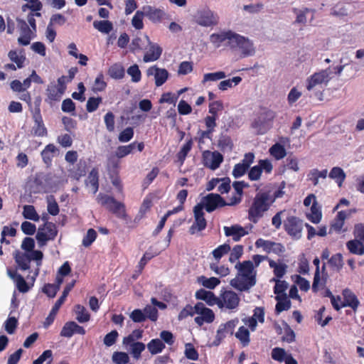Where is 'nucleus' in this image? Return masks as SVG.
<instances>
[{
	"label": "nucleus",
	"instance_id": "63",
	"mask_svg": "<svg viewBox=\"0 0 364 364\" xmlns=\"http://www.w3.org/2000/svg\"><path fill=\"white\" fill-rule=\"evenodd\" d=\"M102 102L101 97H90L87 102L86 109L88 112H95Z\"/></svg>",
	"mask_w": 364,
	"mask_h": 364
},
{
	"label": "nucleus",
	"instance_id": "47",
	"mask_svg": "<svg viewBox=\"0 0 364 364\" xmlns=\"http://www.w3.org/2000/svg\"><path fill=\"white\" fill-rule=\"evenodd\" d=\"M241 81L242 78L239 76L234 77L232 79L223 80L219 83L218 89L222 91L227 90L228 88L232 87L233 85H237Z\"/></svg>",
	"mask_w": 364,
	"mask_h": 364
},
{
	"label": "nucleus",
	"instance_id": "15",
	"mask_svg": "<svg viewBox=\"0 0 364 364\" xmlns=\"http://www.w3.org/2000/svg\"><path fill=\"white\" fill-rule=\"evenodd\" d=\"M203 165L211 169L216 170L223 161V156L218 151H205L202 154Z\"/></svg>",
	"mask_w": 364,
	"mask_h": 364
},
{
	"label": "nucleus",
	"instance_id": "31",
	"mask_svg": "<svg viewBox=\"0 0 364 364\" xmlns=\"http://www.w3.org/2000/svg\"><path fill=\"white\" fill-rule=\"evenodd\" d=\"M85 184L87 186H92L93 193H96L97 192L99 189V174L97 168H94L90 172L85 181Z\"/></svg>",
	"mask_w": 364,
	"mask_h": 364
},
{
	"label": "nucleus",
	"instance_id": "38",
	"mask_svg": "<svg viewBox=\"0 0 364 364\" xmlns=\"http://www.w3.org/2000/svg\"><path fill=\"white\" fill-rule=\"evenodd\" d=\"M48 213L53 216L58 215L60 208L55 197L53 195L46 197Z\"/></svg>",
	"mask_w": 364,
	"mask_h": 364
},
{
	"label": "nucleus",
	"instance_id": "34",
	"mask_svg": "<svg viewBox=\"0 0 364 364\" xmlns=\"http://www.w3.org/2000/svg\"><path fill=\"white\" fill-rule=\"evenodd\" d=\"M329 177L335 180L338 186L341 187L346 178V173L341 168L333 167L329 173Z\"/></svg>",
	"mask_w": 364,
	"mask_h": 364
},
{
	"label": "nucleus",
	"instance_id": "50",
	"mask_svg": "<svg viewBox=\"0 0 364 364\" xmlns=\"http://www.w3.org/2000/svg\"><path fill=\"white\" fill-rule=\"evenodd\" d=\"M226 77V74L223 71H218L215 73H205L203 75V80L202 82L203 84L206 83L209 81H218L221 79H224Z\"/></svg>",
	"mask_w": 364,
	"mask_h": 364
},
{
	"label": "nucleus",
	"instance_id": "20",
	"mask_svg": "<svg viewBox=\"0 0 364 364\" xmlns=\"http://www.w3.org/2000/svg\"><path fill=\"white\" fill-rule=\"evenodd\" d=\"M146 38L150 46L149 50L144 54L143 60L145 63L156 61L160 58L162 53V48L156 43H151L147 36H146Z\"/></svg>",
	"mask_w": 364,
	"mask_h": 364
},
{
	"label": "nucleus",
	"instance_id": "48",
	"mask_svg": "<svg viewBox=\"0 0 364 364\" xmlns=\"http://www.w3.org/2000/svg\"><path fill=\"white\" fill-rule=\"evenodd\" d=\"M127 73L132 77V82H139L141 79V72L136 64L128 68Z\"/></svg>",
	"mask_w": 364,
	"mask_h": 364
},
{
	"label": "nucleus",
	"instance_id": "6",
	"mask_svg": "<svg viewBox=\"0 0 364 364\" xmlns=\"http://www.w3.org/2000/svg\"><path fill=\"white\" fill-rule=\"evenodd\" d=\"M240 303V297L232 290L221 292L217 306L222 311H236Z\"/></svg>",
	"mask_w": 364,
	"mask_h": 364
},
{
	"label": "nucleus",
	"instance_id": "5",
	"mask_svg": "<svg viewBox=\"0 0 364 364\" xmlns=\"http://www.w3.org/2000/svg\"><path fill=\"white\" fill-rule=\"evenodd\" d=\"M194 20L200 26L213 27L218 23L219 16L209 7L205 6L197 10Z\"/></svg>",
	"mask_w": 364,
	"mask_h": 364
},
{
	"label": "nucleus",
	"instance_id": "51",
	"mask_svg": "<svg viewBox=\"0 0 364 364\" xmlns=\"http://www.w3.org/2000/svg\"><path fill=\"white\" fill-rule=\"evenodd\" d=\"M314 264L316 266V271L314 277V282L312 284V290L315 292L318 291V287L321 282L320 278V260L318 257H316L313 261Z\"/></svg>",
	"mask_w": 364,
	"mask_h": 364
},
{
	"label": "nucleus",
	"instance_id": "26",
	"mask_svg": "<svg viewBox=\"0 0 364 364\" xmlns=\"http://www.w3.org/2000/svg\"><path fill=\"white\" fill-rule=\"evenodd\" d=\"M34 125L32 128V132L35 136H45L47 134V129L43 122L42 117L40 114V110L38 109V114H36L33 117Z\"/></svg>",
	"mask_w": 364,
	"mask_h": 364
},
{
	"label": "nucleus",
	"instance_id": "64",
	"mask_svg": "<svg viewBox=\"0 0 364 364\" xmlns=\"http://www.w3.org/2000/svg\"><path fill=\"white\" fill-rule=\"evenodd\" d=\"M74 321H69L65 323L60 331V336L66 338H70L74 334Z\"/></svg>",
	"mask_w": 364,
	"mask_h": 364
},
{
	"label": "nucleus",
	"instance_id": "11",
	"mask_svg": "<svg viewBox=\"0 0 364 364\" xmlns=\"http://www.w3.org/2000/svg\"><path fill=\"white\" fill-rule=\"evenodd\" d=\"M196 314L198 316L195 317V322L200 326L205 323H210L215 319V314L213 311L204 305L201 302H198L195 305Z\"/></svg>",
	"mask_w": 364,
	"mask_h": 364
},
{
	"label": "nucleus",
	"instance_id": "44",
	"mask_svg": "<svg viewBox=\"0 0 364 364\" xmlns=\"http://www.w3.org/2000/svg\"><path fill=\"white\" fill-rule=\"evenodd\" d=\"M198 281L205 288L213 289L220 282V279L216 277L207 278L204 276L198 277Z\"/></svg>",
	"mask_w": 364,
	"mask_h": 364
},
{
	"label": "nucleus",
	"instance_id": "37",
	"mask_svg": "<svg viewBox=\"0 0 364 364\" xmlns=\"http://www.w3.org/2000/svg\"><path fill=\"white\" fill-rule=\"evenodd\" d=\"M93 26L95 29L102 33L107 34L113 29V25L112 22L109 21H95L93 22Z\"/></svg>",
	"mask_w": 364,
	"mask_h": 364
},
{
	"label": "nucleus",
	"instance_id": "41",
	"mask_svg": "<svg viewBox=\"0 0 364 364\" xmlns=\"http://www.w3.org/2000/svg\"><path fill=\"white\" fill-rule=\"evenodd\" d=\"M272 281H274L276 283L274 287V293L276 296H287L285 291L288 288V283L284 280L275 278H273Z\"/></svg>",
	"mask_w": 364,
	"mask_h": 364
},
{
	"label": "nucleus",
	"instance_id": "21",
	"mask_svg": "<svg viewBox=\"0 0 364 364\" xmlns=\"http://www.w3.org/2000/svg\"><path fill=\"white\" fill-rule=\"evenodd\" d=\"M223 230L225 236L232 237L235 242L239 241L242 237L248 234V232L239 225H234L230 227L225 226Z\"/></svg>",
	"mask_w": 364,
	"mask_h": 364
},
{
	"label": "nucleus",
	"instance_id": "40",
	"mask_svg": "<svg viewBox=\"0 0 364 364\" xmlns=\"http://www.w3.org/2000/svg\"><path fill=\"white\" fill-rule=\"evenodd\" d=\"M235 337L241 342L243 346H247L250 343V331L244 327L240 326L235 333Z\"/></svg>",
	"mask_w": 364,
	"mask_h": 364
},
{
	"label": "nucleus",
	"instance_id": "25",
	"mask_svg": "<svg viewBox=\"0 0 364 364\" xmlns=\"http://www.w3.org/2000/svg\"><path fill=\"white\" fill-rule=\"evenodd\" d=\"M197 299L205 301L209 306L218 304V296H216L212 291L200 289L196 292Z\"/></svg>",
	"mask_w": 364,
	"mask_h": 364
},
{
	"label": "nucleus",
	"instance_id": "9",
	"mask_svg": "<svg viewBox=\"0 0 364 364\" xmlns=\"http://www.w3.org/2000/svg\"><path fill=\"white\" fill-rule=\"evenodd\" d=\"M285 231L291 237L299 240L302 236L303 222L295 216H289L284 221Z\"/></svg>",
	"mask_w": 364,
	"mask_h": 364
},
{
	"label": "nucleus",
	"instance_id": "16",
	"mask_svg": "<svg viewBox=\"0 0 364 364\" xmlns=\"http://www.w3.org/2000/svg\"><path fill=\"white\" fill-rule=\"evenodd\" d=\"M203 205V208H205L206 211L211 213L218 208L225 206L226 202L225 200L217 193H210L205 196L200 203Z\"/></svg>",
	"mask_w": 364,
	"mask_h": 364
},
{
	"label": "nucleus",
	"instance_id": "1",
	"mask_svg": "<svg viewBox=\"0 0 364 364\" xmlns=\"http://www.w3.org/2000/svg\"><path fill=\"white\" fill-rule=\"evenodd\" d=\"M238 270L237 277L231 281V285L240 291H247L255 286L256 273L252 262L247 260L235 265Z\"/></svg>",
	"mask_w": 364,
	"mask_h": 364
},
{
	"label": "nucleus",
	"instance_id": "8",
	"mask_svg": "<svg viewBox=\"0 0 364 364\" xmlns=\"http://www.w3.org/2000/svg\"><path fill=\"white\" fill-rule=\"evenodd\" d=\"M57 234L58 230L55 224L46 223L43 226L38 228L36 235L39 247H43L48 241L54 240Z\"/></svg>",
	"mask_w": 364,
	"mask_h": 364
},
{
	"label": "nucleus",
	"instance_id": "56",
	"mask_svg": "<svg viewBox=\"0 0 364 364\" xmlns=\"http://www.w3.org/2000/svg\"><path fill=\"white\" fill-rule=\"evenodd\" d=\"M184 353L189 360H197L198 359V353L192 343H188L185 345Z\"/></svg>",
	"mask_w": 364,
	"mask_h": 364
},
{
	"label": "nucleus",
	"instance_id": "27",
	"mask_svg": "<svg viewBox=\"0 0 364 364\" xmlns=\"http://www.w3.org/2000/svg\"><path fill=\"white\" fill-rule=\"evenodd\" d=\"M14 259L18 267L22 270H27L30 268V259L27 252L17 251L15 253Z\"/></svg>",
	"mask_w": 364,
	"mask_h": 364
},
{
	"label": "nucleus",
	"instance_id": "14",
	"mask_svg": "<svg viewBox=\"0 0 364 364\" xmlns=\"http://www.w3.org/2000/svg\"><path fill=\"white\" fill-rule=\"evenodd\" d=\"M17 26L19 29L20 36L18 42L22 46H28L31 41L36 37V31L31 28L28 23L22 19H17Z\"/></svg>",
	"mask_w": 364,
	"mask_h": 364
},
{
	"label": "nucleus",
	"instance_id": "57",
	"mask_svg": "<svg viewBox=\"0 0 364 364\" xmlns=\"http://www.w3.org/2000/svg\"><path fill=\"white\" fill-rule=\"evenodd\" d=\"M230 250V247L228 244H223L218 246L215 249L212 254L216 260H219L224 255L227 254Z\"/></svg>",
	"mask_w": 364,
	"mask_h": 364
},
{
	"label": "nucleus",
	"instance_id": "17",
	"mask_svg": "<svg viewBox=\"0 0 364 364\" xmlns=\"http://www.w3.org/2000/svg\"><path fill=\"white\" fill-rule=\"evenodd\" d=\"M146 73L148 77L154 76L156 87L163 85L169 76V73L166 69L158 68L156 65L149 67Z\"/></svg>",
	"mask_w": 364,
	"mask_h": 364
},
{
	"label": "nucleus",
	"instance_id": "45",
	"mask_svg": "<svg viewBox=\"0 0 364 364\" xmlns=\"http://www.w3.org/2000/svg\"><path fill=\"white\" fill-rule=\"evenodd\" d=\"M8 55L9 59L16 64V67L18 68H21L23 67L26 57L21 53H17L15 50H11Z\"/></svg>",
	"mask_w": 364,
	"mask_h": 364
},
{
	"label": "nucleus",
	"instance_id": "52",
	"mask_svg": "<svg viewBox=\"0 0 364 364\" xmlns=\"http://www.w3.org/2000/svg\"><path fill=\"white\" fill-rule=\"evenodd\" d=\"M218 145L223 151H230L232 149V144L230 138L225 135L220 136Z\"/></svg>",
	"mask_w": 364,
	"mask_h": 364
},
{
	"label": "nucleus",
	"instance_id": "39",
	"mask_svg": "<svg viewBox=\"0 0 364 364\" xmlns=\"http://www.w3.org/2000/svg\"><path fill=\"white\" fill-rule=\"evenodd\" d=\"M75 312L76 314V319L80 323H85L90 320V314L87 309L80 304L76 305L75 307Z\"/></svg>",
	"mask_w": 364,
	"mask_h": 364
},
{
	"label": "nucleus",
	"instance_id": "55",
	"mask_svg": "<svg viewBox=\"0 0 364 364\" xmlns=\"http://www.w3.org/2000/svg\"><path fill=\"white\" fill-rule=\"evenodd\" d=\"M145 16L143 9L141 11H137L132 18V26L138 30L142 29L144 27L143 17Z\"/></svg>",
	"mask_w": 364,
	"mask_h": 364
},
{
	"label": "nucleus",
	"instance_id": "4",
	"mask_svg": "<svg viewBox=\"0 0 364 364\" xmlns=\"http://www.w3.org/2000/svg\"><path fill=\"white\" fill-rule=\"evenodd\" d=\"M274 117L273 111L262 109L253 120L251 127L257 134H264L271 128Z\"/></svg>",
	"mask_w": 364,
	"mask_h": 364
},
{
	"label": "nucleus",
	"instance_id": "46",
	"mask_svg": "<svg viewBox=\"0 0 364 364\" xmlns=\"http://www.w3.org/2000/svg\"><path fill=\"white\" fill-rule=\"evenodd\" d=\"M192 148V141L189 140L183 145L180 151L177 154L178 161L180 163V166H182L187 156V154Z\"/></svg>",
	"mask_w": 364,
	"mask_h": 364
},
{
	"label": "nucleus",
	"instance_id": "49",
	"mask_svg": "<svg viewBox=\"0 0 364 364\" xmlns=\"http://www.w3.org/2000/svg\"><path fill=\"white\" fill-rule=\"evenodd\" d=\"M136 148V142L132 143L127 146H119L116 151V156L123 158L132 152Z\"/></svg>",
	"mask_w": 364,
	"mask_h": 364
},
{
	"label": "nucleus",
	"instance_id": "18",
	"mask_svg": "<svg viewBox=\"0 0 364 364\" xmlns=\"http://www.w3.org/2000/svg\"><path fill=\"white\" fill-rule=\"evenodd\" d=\"M233 33V31L228 30L212 33L210 36V41L215 48H219L224 42H227V45L230 46Z\"/></svg>",
	"mask_w": 364,
	"mask_h": 364
},
{
	"label": "nucleus",
	"instance_id": "62",
	"mask_svg": "<svg viewBox=\"0 0 364 364\" xmlns=\"http://www.w3.org/2000/svg\"><path fill=\"white\" fill-rule=\"evenodd\" d=\"M144 314L146 315V318H148L152 321H156L158 318V310L156 308L151 305H147L144 309Z\"/></svg>",
	"mask_w": 364,
	"mask_h": 364
},
{
	"label": "nucleus",
	"instance_id": "59",
	"mask_svg": "<svg viewBox=\"0 0 364 364\" xmlns=\"http://www.w3.org/2000/svg\"><path fill=\"white\" fill-rule=\"evenodd\" d=\"M321 217L322 214L321 210L316 207V204H312L309 219L313 223L317 224L321 221Z\"/></svg>",
	"mask_w": 364,
	"mask_h": 364
},
{
	"label": "nucleus",
	"instance_id": "30",
	"mask_svg": "<svg viewBox=\"0 0 364 364\" xmlns=\"http://www.w3.org/2000/svg\"><path fill=\"white\" fill-rule=\"evenodd\" d=\"M64 91L61 90L54 83H50L46 89V95L50 101H59Z\"/></svg>",
	"mask_w": 364,
	"mask_h": 364
},
{
	"label": "nucleus",
	"instance_id": "2",
	"mask_svg": "<svg viewBox=\"0 0 364 364\" xmlns=\"http://www.w3.org/2000/svg\"><path fill=\"white\" fill-rule=\"evenodd\" d=\"M272 202L268 193H257L248 211L249 219L254 223H257L258 220L263 216L264 213L269 208Z\"/></svg>",
	"mask_w": 364,
	"mask_h": 364
},
{
	"label": "nucleus",
	"instance_id": "35",
	"mask_svg": "<svg viewBox=\"0 0 364 364\" xmlns=\"http://www.w3.org/2000/svg\"><path fill=\"white\" fill-rule=\"evenodd\" d=\"M108 74L113 79H122L124 76V68L121 64L115 63L109 68Z\"/></svg>",
	"mask_w": 364,
	"mask_h": 364
},
{
	"label": "nucleus",
	"instance_id": "53",
	"mask_svg": "<svg viewBox=\"0 0 364 364\" xmlns=\"http://www.w3.org/2000/svg\"><path fill=\"white\" fill-rule=\"evenodd\" d=\"M328 263L332 267L336 268L338 271L342 269L343 266V256L341 253H337L331 256L328 261Z\"/></svg>",
	"mask_w": 364,
	"mask_h": 364
},
{
	"label": "nucleus",
	"instance_id": "24",
	"mask_svg": "<svg viewBox=\"0 0 364 364\" xmlns=\"http://www.w3.org/2000/svg\"><path fill=\"white\" fill-rule=\"evenodd\" d=\"M355 212L354 209L339 211L331 225V228L336 232H340L343 227L345 220Z\"/></svg>",
	"mask_w": 364,
	"mask_h": 364
},
{
	"label": "nucleus",
	"instance_id": "32",
	"mask_svg": "<svg viewBox=\"0 0 364 364\" xmlns=\"http://www.w3.org/2000/svg\"><path fill=\"white\" fill-rule=\"evenodd\" d=\"M124 345L129 346L128 350L132 355L134 358L138 360L141 357V353L145 350L146 346L141 342H135L130 343H123Z\"/></svg>",
	"mask_w": 364,
	"mask_h": 364
},
{
	"label": "nucleus",
	"instance_id": "43",
	"mask_svg": "<svg viewBox=\"0 0 364 364\" xmlns=\"http://www.w3.org/2000/svg\"><path fill=\"white\" fill-rule=\"evenodd\" d=\"M57 149L53 144H50L47 145L41 152L43 161L47 164L50 163Z\"/></svg>",
	"mask_w": 364,
	"mask_h": 364
},
{
	"label": "nucleus",
	"instance_id": "23",
	"mask_svg": "<svg viewBox=\"0 0 364 364\" xmlns=\"http://www.w3.org/2000/svg\"><path fill=\"white\" fill-rule=\"evenodd\" d=\"M142 9L145 16H147L149 19L154 23L161 21V20L165 16V12L163 10L152 7L151 6H145L142 8Z\"/></svg>",
	"mask_w": 364,
	"mask_h": 364
},
{
	"label": "nucleus",
	"instance_id": "28",
	"mask_svg": "<svg viewBox=\"0 0 364 364\" xmlns=\"http://www.w3.org/2000/svg\"><path fill=\"white\" fill-rule=\"evenodd\" d=\"M346 247L352 254L357 255H364V245L362 241L357 239L349 240L346 242Z\"/></svg>",
	"mask_w": 364,
	"mask_h": 364
},
{
	"label": "nucleus",
	"instance_id": "29",
	"mask_svg": "<svg viewBox=\"0 0 364 364\" xmlns=\"http://www.w3.org/2000/svg\"><path fill=\"white\" fill-rule=\"evenodd\" d=\"M275 299L277 301V304L275 306V311L277 314H279L281 312L284 311H287L291 308V301L288 299L287 296H276Z\"/></svg>",
	"mask_w": 364,
	"mask_h": 364
},
{
	"label": "nucleus",
	"instance_id": "3",
	"mask_svg": "<svg viewBox=\"0 0 364 364\" xmlns=\"http://www.w3.org/2000/svg\"><path fill=\"white\" fill-rule=\"evenodd\" d=\"M230 47L232 50L238 51L242 58L253 56L256 48L252 40L235 32L233 33Z\"/></svg>",
	"mask_w": 364,
	"mask_h": 364
},
{
	"label": "nucleus",
	"instance_id": "61",
	"mask_svg": "<svg viewBox=\"0 0 364 364\" xmlns=\"http://www.w3.org/2000/svg\"><path fill=\"white\" fill-rule=\"evenodd\" d=\"M106 87L107 83L104 80V75L103 74L100 73L95 78L92 90L95 92H101L103 91Z\"/></svg>",
	"mask_w": 364,
	"mask_h": 364
},
{
	"label": "nucleus",
	"instance_id": "13",
	"mask_svg": "<svg viewBox=\"0 0 364 364\" xmlns=\"http://www.w3.org/2000/svg\"><path fill=\"white\" fill-rule=\"evenodd\" d=\"M195 221L190 228L189 232L191 235L203 230L207 225L206 220L204 218L203 205L198 203L193 208Z\"/></svg>",
	"mask_w": 364,
	"mask_h": 364
},
{
	"label": "nucleus",
	"instance_id": "54",
	"mask_svg": "<svg viewBox=\"0 0 364 364\" xmlns=\"http://www.w3.org/2000/svg\"><path fill=\"white\" fill-rule=\"evenodd\" d=\"M107 209L119 217H122L124 215V208L123 204L117 202L114 198L113 200V203L109 205Z\"/></svg>",
	"mask_w": 364,
	"mask_h": 364
},
{
	"label": "nucleus",
	"instance_id": "10",
	"mask_svg": "<svg viewBox=\"0 0 364 364\" xmlns=\"http://www.w3.org/2000/svg\"><path fill=\"white\" fill-rule=\"evenodd\" d=\"M75 284V280H73L70 283H68L65 287L61 296L56 301L49 315L46 318V321L44 322V326L46 328L49 326L53 322L59 309L60 308L61 305L64 303L66 297L68 296L71 289L73 288Z\"/></svg>",
	"mask_w": 364,
	"mask_h": 364
},
{
	"label": "nucleus",
	"instance_id": "60",
	"mask_svg": "<svg viewBox=\"0 0 364 364\" xmlns=\"http://www.w3.org/2000/svg\"><path fill=\"white\" fill-rule=\"evenodd\" d=\"M143 336V331L140 329H136L132 332L128 336L124 337L123 339V343H135L136 340L141 339Z\"/></svg>",
	"mask_w": 364,
	"mask_h": 364
},
{
	"label": "nucleus",
	"instance_id": "7",
	"mask_svg": "<svg viewBox=\"0 0 364 364\" xmlns=\"http://www.w3.org/2000/svg\"><path fill=\"white\" fill-rule=\"evenodd\" d=\"M332 73L331 68L314 73L306 80V89L311 91L317 87H321L322 85H326L331 79Z\"/></svg>",
	"mask_w": 364,
	"mask_h": 364
},
{
	"label": "nucleus",
	"instance_id": "42",
	"mask_svg": "<svg viewBox=\"0 0 364 364\" xmlns=\"http://www.w3.org/2000/svg\"><path fill=\"white\" fill-rule=\"evenodd\" d=\"M269 153L277 160L283 159L287 154L284 146L279 143H276L269 149Z\"/></svg>",
	"mask_w": 364,
	"mask_h": 364
},
{
	"label": "nucleus",
	"instance_id": "22",
	"mask_svg": "<svg viewBox=\"0 0 364 364\" xmlns=\"http://www.w3.org/2000/svg\"><path fill=\"white\" fill-rule=\"evenodd\" d=\"M343 301L342 302V306H349L353 309L354 311H356L359 306V301L354 293L350 289H345L343 291Z\"/></svg>",
	"mask_w": 364,
	"mask_h": 364
},
{
	"label": "nucleus",
	"instance_id": "19",
	"mask_svg": "<svg viewBox=\"0 0 364 364\" xmlns=\"http://www.w3.org/2000/svg\"><path fill=\"white\" fill-rule=\"evenodd\" d=\"M272 358L274 360L284 362L285 364H298L291 353H287L284 349L281 348H274L272 350Z\"/></svg>",
	"mask_w": 364,
	"mask_h": 364
},
{
	"label": "nucleus",
	"instance_id": "58",
	"mask_svg": "<svg viewBox=\"0 0 364 364\" xmlns=\"http://www.w3.org/2000/svg\"><path fill=\"white\" fill-rule=\"evenodd\" d=\"M112 361L116 364H127L129 361V358L126 353L115 352L112 355Z\"/></svg>",
	"mask_w": 364,
	"mask_h": 364
},
{
	"label": "nucleus",
	"instance_id": "36",
	"mask_svg": "<svg viewBox=\"0 0 364 364\" xmlns=\"http://www.w3.org/2000/svg\"><path fill=\"white\" fill-rule=\"evenodd\" d=\"M164 348V343L161 340L158 338L151 340L147 344V348L152 355L161 353Z\"/></svg>",
	"mask_w": 364,
	"mask_h": 364
},
{
	"label": "nucleus",
	"instance_id": "33",
	"mask_svg": "<svg viewBox=\"0 0 364 364\" xmlns=\"http://www.w3.org/2000/svg\"><path fill=\"white\" fill-rule=\"evenodd\" d=\"M22 215L24 218L35 222H38L41 218L39 215L37 213L35 207L32 205H25L23 207Z\"/></svg>",
	"mask_w": 364,
	"mask_h": 364
},
{
	"label": "nucleus",
	"instance_id": "12",
	"mask_svg": "<svg viewBox=\"0 0 364 364\" xmlns=\"http://www.w3.org/2000/svg\"><path fill=\"white\" fill-rule=\"evenodd\" d=\"M239 323L238 318L232 319L228 321L225 323H222L219 326L215 338L213 341L211 346H218L220 344L221 341L228 335L232 334L233 331L236 326Z\"/></svg>",
	"mask_w": 364,
	"mask_h": 364
}]
</instances>
